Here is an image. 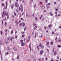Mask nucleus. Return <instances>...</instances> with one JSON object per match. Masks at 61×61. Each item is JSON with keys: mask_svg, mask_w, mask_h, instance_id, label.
I'll use <instances>...</instances> for the list:
<instances>
[{"mask_svg": "<svg viewBox=\"0 0 61 61\" xmlns=\"http://www.w3.org/2000/svg\"><path fill=\"white\" fill-rule=\"evenodd\" d=\"M15 5L17 8H18L19 7V4L17 2H16L15 3Z\"/></svg>", "mask_w": 61, "mask_h": 61, "instance_id": "f257e3e1", "label": "nucleus"}, {"mask_svg": "<svg viewBox=\"0 0 61 61\" xmlns=\"http://www.w3.org/2000/svg\"><path fill=\"white\" fill-rule=\"evenodd\" d=\"M39 46L40 47H41V48L42 49H43V48H44V46L41 45V43H40Z\"/></svg>", "mask_w": 61, "mask_h": 61, "instance_id": "f03ea898", "label": "nucleus"}, {"mask_svg": "<svg viewBox=\"0 0 61 61\" xmlns=\"http://www.w3.org/2000/svg\"><path fill=\"white\" fill-rule=\"evenodd\" d=\"M54 55H57V52H56V51H55L54 52Z\"/></svg>", "mask_w": 61, "mask_h": 61, "instance_id": "7ed1b4c3", "label": "nucleus"}, {"mask_svg": "<svg viewBox=\"0 0 61 61\" xmlns=\"http://www.w3.org/2000/svg\"><path fill=\"white\" fill-rule=\"evenodd\" d=\"M26 16H28V17H30V15L28 13H27L26 14Z\"/></svg>", "mask_w": 61, "mask_h": 61, "instance_id": "20e7f679", "label": "nucleus"}, {"mask_svg": "<svg viewBox=\"0 0 61 61\" xmlns=\"http://www.w3.org/2000/svg\"><path fill=\"white\" fill-rule=\"evenodd\" d=\"M28 40H30V36H28Z\"/></svg>", "mask_w": 61, "mask_h": 61, "instance_id": "39448f33", "label": "nucleus"}, {"mask_svg": "<svg viewBox=\"0 0 61 61\" xmlns=\"http://www.w3.org/2000/svg\"><path fill=\"white\" fill-rule=\"evenodd\" d=\"M5 42L6 44H8V43H9V42L7 41H6Z\"/></svg>", "mask_w": 61, "mask_h": 61, "instance_id": "423d86ee", "label": "nucleus"}, {"mask_svg": "<svg viewBox=\"0 0 61 61\" xmlns=\"http://www.w3.org/2000/svg\"><path fill=\"white\" fill-rule=\"evenodd\" d=\"M7 2H6V5L5 6V9L7 8Z\"/></svg>", "mask_w": 61, "mask_h": 61, "instance_id": "0eeeda50", "label": "nucleus"}, {"mask_svg": "<svg viewBox=\"0 0 61 61\" xmlns=\"http://www.w3.org/2000/svg\"><path fill=\"white\" fill-rule=\"evenodd\" d=\"M29 47L30 49V51H31V50H32V49L31 48V45H29Z\"/></svg>", "mask_w": 61, "mask_h": 61, "instance_id": "6e6552de", "label": "nucleus"}, {"mask_svg": "<svg viewBox=\"0 0 61 61\" xmlns=\"http://www.w3.org/2000/svg\"><path fill=\"white\" fill-rule=\"evenodd\" d=\"M43 51H40V53L41 54H43Z\"/></svg>", "mask_w": 61, "mask_h": 61, "instance_id": "1a4fd4ad", "label": "nucleus"}, {"mask_svg": "<svg viewBox=\"0 0 61 61\" xmlns=\"http://www.w3.org/2000/svg\"><path fill=\"white\" fill-rule=\"evenodd\" d=\"M0 45H3V43L1 41H0Z\"/></svg>", "mask_w": 61, "mask_h": 61, "instance_id": "9d476101", "label": "nucleus"}, {"mask_svg": "<svg viewBox=\"0 0 61 61\" xmlns=\"http://www.w3.org/2000/svg\"><path fill=\"white\" fill-rule=\"evenodd\" d=\"M35 21H37V20H38V18H37V17H36L35 18Z\"/></svg>", "mask_w": 61, "mask_h": 61, "instance_id": "9b49d317", "label": "nucleus"}, {"mask_svg": "<svg viewBox=\"0 0 61 61\" xmlns=\"http://www.w3.org/2000/svg\"><path fill=\"white\" fill-rule=\"evenodd\" d=\"M57 47L58 48H60L61 47V46L60 45H58L57 46Z\"/></svg>", "mask_w": 61, "mask_h": 61, "instance_id": "f8f14e48", "label": "nucleus"}, {"mask_svg": "<svg viewBox=\"0 0 61 61\" xmlns=\"http://www.w3.org/2000/svg\"><path fill=\"white\" fill-rule=\"evenodd\" d=\"M13 49L14 50H15V51L17 50V49H16V48L15 47Z\"/></svg>", "mask_w": 61, "mask_h": 61, "instance_id": "ddd939ff", "label": "nucleus"}, {"mask_svg": "<svg viewBox=\"0 0 61 61\" xmlns=\"http://www.w3.org/2000/svg\"><path fill=\"white\" fill-rule=\"evenodd\" d=\"M22 24L23 25V27H24V26H25V23H22Z\"/></svg>", "mask_w": 61, "mask_h": 61, "instance_id": "4468645a", "label": "nucleus"}, {"mask_svg": "<svg viewBox=\"0 0 61 61\" xmlns=\"http://www.w3.org/2000/svg\"><path fill=\"white\" fill-rule=\"evenodd\" d=\"M7 50H9V51H10V48H9L8 47L7 48Z\"/></svg>", "mask_w": 61, "mask_h": 61, "instance_id": "2eb2a0df", "label": "nucleus"}, {"mask_svg": "<svg viewBox=\"0 0 61 61\" xmlns=\"http://www.w3.org/2000/svg\"><path fill=\"white\" fill-rule=\"evenodd\" d=\"M14 5V4H13L11 6V9H13V8Z\"/></svg>", "mask_w": 61, "mask_h": 61, "instance_id": "dca6fc26", "label": "nucleus"}, {"mask_svg": "<svg viewBox=\"0 0 61 61\" xmlns=\"http://www.w3.org/2000/svg\"><path fill=\"white\" fill-rule=\"evenodd\" d=\"M34 0H30V3H32L33 2Z\"/></svg>", "mask_w": 61, "mask_h": 61, "instance_id": "f3484780", "label": "nucleus"}, {"mask_svg": "<svg viewBox=\"0 0 61 61\" xmlns=\"http://www.w3.org/2000/svg\"><path fill=\"white\" fill-rule=\"evenodd\" d=\"M52 26V25H49V26H48V27H49V28H50Z\"/></svg>", "mask_w": 61, "mask_h": 61, "instance_id": "a211bd4d", "label": "nucleus"}, {"mask_svg": "<svg viewBox=\"0 0 61 61\" xmlns=\"http://www.w3.org/2000/svg\"><path fill=\"white\" fill-rule=\"evenodd\" d=\"M50 15H51V16H53V14L51 13V12L50 13Z\"/></svg>", "mask_w": 61, "mask_h": 61, "instance_id": "6ab92c4d", "label": "nucleus"}, {"mask_svg": "<svg viewBox=\"0 0 61 61\" xmlns=\"http://www.w3.org/2000/svg\"><path fill=\"white\" fill-rule=\"evenodd\" d=\"M20 42L21 44H23V40H21Z\"/></svg>", "mask_w": 61, "mask_h": 61, "instance_id": "aec40b11", "label": "nucleus"}, {"mask_svg": "<svg viewBox=\"0 0 61 61\" xmlns=\"http://www.w3.org/2000/svg\"><path fill=\"white\" fill-rule=\"evenodd\" d=\"M21 8H23V5H22L21 4L20 5Z\"/></svg>", "mask_w": 61, "mask_h": 61, "instance_id": "412c9836", "label": "nucleus"}, {"mask_svg": "<svg viewBox=\"0 0 61 61\" xmlns=\"http://www.w3.org/2000/svg\"><path fill=\"white\" fill-rule=\"evenodd\" d=\"M12 27H11V26H9V29H11Z\"/></svg>", "mask_w": 61, "mask_h": 61, "instance_id": "4be33fe9", "label": "nucleus"}, {"mask_svg": "<svg viewBox=\"0 0 61 61\" xmlns=\"http://www.w3.org/2000/svg\"><path fill=\"white\" fill-rule=\"evenodd\" d=\"M20 10H21V12H23V8H21Z\"/></svg>", "mask_w": 61, "mask_h": 61, "instance_id": "5701e85b", "label": "nucleus"}, {"mask_svg": "<svg viewBox=\"0 0 61 61\" xmlns=\"http://www.w3.org/2000/svg\"><path fill=\"white\" fill-rule=\"evenodd\" d=\"M4 13H5V11H4L3 13H2L3 15H2V17H3V15H4Z\"/></svg>", "mask_w": 61, "mask_h": 61, "instance_id": "b1692460", "label": "nucleus"}, {"mask_svg": "<svg viewBox=\"0 0 61 61\" xmlns=\"http://www.w3.org/2000/svg\"><path fill=\"white\" fill-rule=\"evenodd\" d=\"M14 14L15 16H16V13H15V12H14Z\"/></svg>", "mask_w": 61, "mask_h": 61, "instance_id": "393cba45", "label": "nucleus"}, {"mask_svg": "<svg viewBox=\"0 0 61 61\" xmlns=\"http://www.w3.org/2000/svg\"><path fill=\"white\" fill-rule=\"evenodd\" d=\"M24 45H25V43H23L22 44H21V46H23Z\"/></svg>", "mask_w": 61, "mask_h": 61, "instance_id": "a878e982", "label": "nucleus"}, {"mask_svg": "<svg viewBox=\"0 0 61 61\" xmlns=\"http://www.w3.org/2000/svg\"><path fill=\"white\" fill-rule=\"evenodd\" d=\"M0 33L1 35H3V31H1L0 32Z\"/></svg>", "mask_w": 61, "mask_h": 61, "instance_id": "bb28decb", "label": "nucleus"}, {"mask_svg": "<svg viewBox=\"0 0 61 61\" xmlns=\"http://www.w3.org/2000/svg\"><path fill=\"white\" fill-rule=\"evenodd\" d=\"M19 58V56H18L17 57V59H18Z\"/></svg>", "mask_w": 61, "mask_h": 61, "instance_id": "cd10ccee", "label": "nucleus"}, {"mask_svg": "<svg viewBox=\"0 0 61 61\" xmlns=\"http://www.w3.org/2000/svg\"><path fill=\"white\" fill-rule=\"evenodd\" d=\"M6 54L7 55H8V52H7V53H6L5 54V56H6Z\"/></svg>", "mask_w": 61, "mask_h": 61, "instance_id": "c85d7f7f", "label": "nucleus"}, {"mask_svg": "<svg viewBox=\"0 0 61 61\" xmlns=\"http://www.w3.org/2000/svg\"><path fill=\"white\" fill-rule=\"evenodd\" d=\"M6 25H7V23L6 22L5 23V25L6 26Z\"/></svg>", "mask_w": 61, "mask_h": 61, "instance_id": "c756f323", "label": "nucleus"}, {"mask_svg": "<svg viewBox=\"0 0 61 61\" xmlns=\"http://www.w3.org/2000/svg\"><path fill=\"white\" fill-rule=\"evenodd\" d=\"M58 41L59 42H61V39L58 40Z\"/></svg>", "mask_w": 61, "mask_h": 61, "instance_id": "7c9ffc66", "label": "nucleus"}, {"mask_svg": "<svg viewBox=\"0 0 61 61\" xmlns=\"http://www.w3.org/2000/svg\"><path fill=\"white\" fill-rule=\"evenodd\" d=\"M36 7V4H35L34 6V8H35Z\"/></svg>", "mask_w": 61, "mask_h": 61, "instance_id": "2f4dec72", "label": "nucleus"}, {"mask_svg": "<svg viewBox=\"0 0 61 61\" xmlns=\"http://www.w3.org/2000/svg\"><path fill=\"white\" fill-rule=\"evenodd\" d=\"M54 34H55V32L54 31H52V35H54Z\"/></svg>", "mask_w": 61, "mask_h": 61, "instance_id": "473e14b6", "label": "nucleus"}, {"mask_svg": "<svg viewBox=\"0 0 61 61\" xmlns=\"http://www.w3.org/2000/svg\"><path fill=\"white\" fill-rule=\"evenodd\" d=\"M16 12L17 13H19V11H18V9H17L16 10Z\"/></svg>", "mask_w": 61, "mask_h": 61, "instance_id": "72a5a7b5", "label": "nucleus"}, {"mask_svg": "<svg viewBox=\"0 0 61 61\" xmlns=\"http://www.w3.org/2000/svg\"><path fill=\"white\" fill-rule=\"evenodd\" d=\"M25 35H22V37H24L25 36Z\"/></svg>", "mask_w": 61, "mask_h": 61, "instance_id": "f704fd0d", "label": "nucleus"}, {"mask_svg": "<svg viewBox=\"0 0 61 61\" xmlns=\"http://www.w3.org/2000/svg\"><path fill=\"white\" fill-rule=\"evenodd\" d=\"M42 9H44L45 8V7L44 6H42Z\"/></svg>", "mask_w": 61, "mask_h": 61, "instance_id": "c9c22d12", "label": "nucleus"}, {"mask_svg": "<svg viewBox=\"0 0 61 61\" xmlns=\"http://www.w3.org/2000/svg\"><path fill=\"white\" fill-rule=\"evenodd\" d=\"M31 57L32 58H34V56L32 55L31 56Z\"/></svg>", "mask_w": 61, "mask_h": 61, "instance_id": "e433bc0d", "label": "nucleus"}, {"mask_svg": "<svg viewBox=\"0 0 61 61\" xmlns=\"http://www.w3.org/2000/svg\"><path fill=\"white\" fill-rule=\"evenodd\" d=\"M39 61H41L42 60L40 58L39 59Z\"/></svg>", "mask_w": 61, "mask_h": 61, "instance_id": "4c0bfd02", "label": "nucleus"}, {"mask_svg": "<svg viewBox=\"0 0 61 61\" xmlns=\"http://www.w3.org/2000/svg\"><path fill=\"white\" fill-rule=\"evenodd\" d=\"M45 59H46V61H47L48 59H47V57H46L45 58Z\"/></svg>", "mask_w": 61, "mask_h": 61, "instance_id": "58836bf2", "label": "nucleus"}, {"mask_svg": "<svg viewBox=\"0 0 61 61\" xmlns=\"http://www.w3.org/2000/svg\"><path fill=\"white\" fill-rule=\"evenodd\" d=\"M47 51H48V52H49V50H48V49H47Z\"/></svg>", "mask_w": 61, "mask_h": 61, "instance_id": "ea45409f", "label": "nucleus"}, {"mask_svg": "<svg viewBox=\"0 0 61 61\" xmlns=\"http://www.w3.org/2000/svg\"><path fill=\"white\" fill-rule=\"evenodd\" d=\"M1 5H2V6H4V4L2 3Z\"/></svg>", "mask_w": 61, "mask_h": 61, "instance_id": "a19ab883", "label": "nucleus"}, {"mask_svg": "<svg viewBox=\"0 0 61 61\" xmlns=\"http://www.w3.org/2000/svg\"><path fill=\"white\" fill-rule=\"evenodd\" d=\"M47 1H48V0H45V2L46 3L47 2Z\"/></svg>", "mask_w": 61, "mask_h": 61, "instance_id": "79ce46f5", "label": "nucleus"}, {"mask_svg": "<svg viewBox=\"0 0 61 61\" xmlns=\"http://www.w3.org/2000/svg\"><path fill=\"white\" fill-rule=\"evenodd\" d=\"M26 28V27L25 26V27L24 28V31H25V30Z\"/></svg>", "mask_w": 61, "mask_h": 61, "instance_id": "37998d69", "label": "nucleus"}, {"mask_svg": "<svg viewBox=\"0 0 61 61\" xmlns=\"http://www.w3.org/2000/svg\"><path fill=\"white\" fill-rule=\"evenodd\" d=\"M20 20H24V19L22 18H20Z\"/></svg>", "mask_w": 61, "mask_h": 61, "instance_id": "c03bdc74", "label": "nucleus"}, {"mask_svg": "<svg viewBox=\"0 0 61 61\" xmlns=\"http://www.w3.org/2000/svg\"><path fill=\"white\" fill-rule=\"evenodd\" d=\"M13 30H12L11 32V34H13Z\"/></svg>", "mask_w": 61, "mask_h": 61, "instance_id": "a18cd8bd", "label": "nucleus"}, {"mask_svg": "<svg viewBox=\"0 0 61 61\" xmlns=\"http://www.w3.org/2000/svg\"><path fill=\"white\" fill-rule=\"evenodd\" d=\"M51 44L52 45H53V42H51Z\"/></svg>", "mask_w": 61, "mask_h": 61, "instance_id": "49530a36", "label": "nucleus"}, {"mask_svg": "<svg viewBox=\"0 0 61 61\" xmlns=\"http://www.w3.org/2000/svg\"><path fill=\"white\" fill-rule=\"evenodd\" d=\"M15 23H17V20H16L15 21Z\"/></svg>", "mask_w": 61, "mask_h": 61, "instance_id": "de8ad7c7", "label": "nucleus"}, {"mask_svg": "<svg viewBox=\"0 0 61 61\" xmlns=\"http://www.w3.org/2000/svg\"><path fill=\"white\" fill-rule=\"evenodd\" d=\"M20 7H19V11H20Z\"/></svg>", "mask_w": 61, "mask_h": 61, "instance_id": "09e8293b", "label": "nucleus"}, {"mask_svg": "<svg viewBox=\"0 0 61 61\" xmlns=\"http://www.w3.org/2000/svg\"><path fill=\"white\" fill-rule=\"evenodd\" d=\"M49 42H47V45H49Z\"/></svg>", "mask_w": 61, "mask_h": 61, "instance_id": "8fccbe9b", "label": "nucleus"}, {"mask_svg": "<svg viewBox=\"0 0 61 61\" xmlns=\"http://www.w3.org/2000/svg\"><path fill=\"white\" fill-rule=\"evenodd\" d=\"M42 60L43 61H44V58H42Z\"/></svg>", "mask_w": 61, "mask_h": 61, "instance_id": "3c124183", "label": "nucleus"}, {"mask_svg": "<svg viewBox=\"0 0 61 61\" xmlns=\"http://www.w3.org/2000/svg\"><path fill=\"white\" fill-rule=\"evenodd\" d=\"M44 28H45V29H46V27L45 26L44 27Z\"/></svg>", "mask_w": 61, "mask_h": 61, "instance_id": "603ef678", "label": "nucleus"}, {"mask_svg": "<svg viewBox=\"0 0 61 61\" xmlns=\"http://www.w3.org/2000/svg\"><path fill=\"white\" fill-rule=\"evenodd\" d=\"M22 23H20V26H21V25H22Z\"/></svg>", "mask_w": 61, "mask_h": 61, "instance_id": "864d4df0", "label": "nucleus"}, {"mask_svg": "<svg viewBox=\"0 0 61 61\" xmlns=\"http://www.w3.org/2000/svg\"><path fill=\"white\" fill-rule=\"evenodd\" d=\"M1 60L2 61L3 60V58H2V57H1Z\"/></svg>", "mask_w": 61, "mask_h": 61, "instance_id": "5fc2aeb1", "label": "nucleus"}, {"mask_svg": "<svg viewBox=\"0 0 61 61\" xmlns=\"http://www.w3.org/2000/svg\"><path fill=\"white\" fill-rule=\"evenodd\" d=\"M35 28H37V26H36L35 27Z\"/></svg>", "mask_w": 61, "mask_h": 61, "instance_id": "6e6d98bb", "label": "nucleus"}, {"mask_svg": "<svg viewBox=\"0 0 61 61\" xmlns=\"http://www.w3.org/2000/svg\"><path fill=\"white\" fill-rule=\"evenodd\" d=\"M24 42H25V38L24 39Z\"/></svg>", "mask_w": 61, "mask_h": 61, "instance_id": "4d7b16f0", "label": "nucleus"}, {"mask_svg": "<svg viewBox=\"0 0 61 61\" xmlns=\"http://www.w3.org/2000/svg\"><path fill=\"white\" fill-rule=\"evenodd\" d=\"M36 25V24H34V25H33V26H35V25Z\"/></svg>", "mask_w": 61, "mask_h": 61, "instance_id": "13d9d810", "label": "nucleus"}, {"mask_svg": "<svg viewBox=\"0 0 61 61\" xmlns=\"http://www.w3.org/2000/svg\"><path fill=\"white\" fill-rule=\"evenodd\" d=\"M21 14H20L19 15V17H21Z\"/></svg>", "mask_w": 61, "mask_h": 61, "instance_id": "bf43d9fd", "label": "nucleus"}, {"mask_svg": "<svg viewBox=\"0 0 61 61\" xmlns=\"http://www.w3.org/2000/svg\"><path fill=\"white\" fill-rule=\"evenodd\" d=\"M36 28H35V27L34 28V30H36Z\"/></svg>", "mask_w": 61, "mask_h": 61, "instance_id": "052dcab7", "label": "nucleus"}, {"mask_svg": "<svg viewBox=\"0 0 61 61\" xmlns=\"http://www.w3.org/2000/svg\"><path fill=\"white\" fill-rule=\"evenodd\" d=\"M55 14H57V12L56 11H55Z\"/></svg>", "mask_w": 61, "mask_h": 61, "instance_id": "680f3d73", "label": "nucleus"}, {"mask_svg": "<svg viewBox=\"0 0 61 61\" xmlns=\"http://www.w3.org/2000/svg\"><path fill=\"white\" fill-rule=\"evenodd\" d=\"M10 41H12V37H10Z\"/></svg>", "mask_w": 61, "mask_h": 61, "instance_id": "e2e57ef3", "label": "nucleus"}, {"mask_svg": "<svg viewBox=\"0 0 61 61\" xmlns=\"http://www.w3.org/2000/svg\"><path fill=\"white\" fill-rule=\"evenodd\" d=\"M51 61H54L53 59H51Z\"/></svg>", "mask_w": 61, "mask_h": 61, "instance_id": "0e129e2a", "label": "nucleus"}, {"mask_svg": "<svg viewBox=\"0 0 61 61\" xmlns=\"http://www.w3.org/2000/svg\"><path fill=\"white\" fill-rule=\"evenodd\" d=\"M36 60L35 59H34V60L33 61H36Z\"/></svg>", "mask_w": 61, "mask_h": 61, "instance_id": "69168bd1", "label": "nucleus"}, {"mask_svg": "<svg viewBox=\"0 0 61 61\" xmlns=\"http://www.w3.org/2000/svg\"><path fill=\"white\" fill-rule=\"evenodd\" d=\"M59 28H61V25L59 27Z\"/></svg>", "mask_w": 61, "mask_h": 61, "instance_id": "338daca9", "label": "nucleus"}, {"mask_svg": "<svg viewBox=\"0 0 61 61\" xmlns=\"http://www.w3.org/2000/svg\"><path fill=\"white\" fill-rule=\"evenodd\" d=\"M48 5H50V3H49L48 4Z\"/></svg>", "mask_w": 61, "mask_h": 61, "instance_id": "774afa93", "label": "nucleus"}]
</instances>
